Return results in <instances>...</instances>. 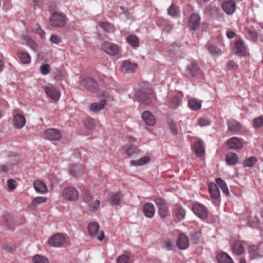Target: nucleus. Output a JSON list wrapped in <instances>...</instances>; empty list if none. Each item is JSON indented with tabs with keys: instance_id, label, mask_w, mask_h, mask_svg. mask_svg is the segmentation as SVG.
Returning <instances> with one entry per match:
<instances>
[{
	"instance_id": "nucleus-42",
	"label": "nucleus",
	"mask_w": 263,
	"mask_h": 263,
	"mask_svg": "<svg viewBox=\"0 0 263 263\" xmlns=\"http://www.w3.org/2000/svg\"><path fill=\"white\" fill-rule=\"evenodd\" d=\"M32 263H49V260L44 256L36 254L32 257Z\"/></svg>"
},
{
	"instance_id": "nucleus-33",
	"label": "nucleus",
	"mask_w": 263,
	"mask_h": 263,
	"mask_svg": "<svg viewBox=\"0 0 263 263\" xmlns=\"http://www.w3.org/2000/svg\"><path fill=\"white\" fill-rule=\"evenodd\" d=\"M245 34L247 38L253 42L257 41V37H262V34L257 33L256 32L252 31L248 28H245Z\"/></svg>"
},
{
	"instance_id": "nucleus-3",
	"label": "nucleus",
	"mask_w": 263,
	"mask_h": 263,
	"mask_svg": "<svg viewBox=\"0 0 263 263\" xmlns=\"http://www.w3.org/2000/svg\"><path fill=\"white\" fill-rule=\"evenodd\" d=\"M50 23L53 27H62L66 24V15L60 11L54 12L50 17Z\"/></svg>"
},
{
	"instance_id": "nucleus-57",
	"label": "nucleus",
	"mask_w": 263,
	"mask_h": 263,
	"mask_svg": "<svg viewBox=\"0 0 263 263\" xmlns=\"http://www.w3.org/2000/svg\"><path fill=\"white\" fill-rule=\"evenodd\" d=\"M50 41L53 44H58L61 42L60 38L56 35H51L50 38Z\"/></svg>"
},
{
	"instance_id": "nucleus-4",
	"label": "nucleus",
	"mask_w": 263,
	"mask_h": 263,
	"mask_svg": "<svg viewBox=\"0 0 263 263\" xmlns=\"http://www.w3.org/2000/svg\"><path fill=\"white\" fill-rule=\"evenodd\" d=\"M79 88L81 89H87L90 91H95L97 89V82L93 79L81 76L79 78Z\"/></svg>"
},
{
	"instance_id": "nucleus-63",
	"label": "nucleus",
	"mask_w": 263,
	"mask_h": 263,
	"mask_svg": "<svg viewBox=\"0 0 263 263\" xmlns=\"http://www.w3.org/2000/svg\"><path fill=\"white\" fill-rule=\"evenodd\" d=\"M253 221L255 223V224L252 223L251 221L249 222L250 226H251L252 227H255L256 225L260 223V221L259 219V218L255 217L253 218Z\"/></svg>"
},
{
	"instance_id": "nucleus-24",
	"label": "nucleus",
	"mask_w": 263,
	"mask_h": 263,
	"mask_svg": "<svg viewBox=\"0 0 263 263\" xmlns=\"http://www.w3.org/2000/svg\"><path fill=\"white\" fill-rule=\"evenodd\" d=\"M177 244L180 249H187L189 246V242L186 236L183 234H179Z\"/></svg>"
},
{
	"instance_id": "nucleus-47",
	"label": "nucleus",
	"mask_w": 263,
	"mask_h": 263,
	"mask_svg": "<svg viewBox=\"0 0 263 263\" xmlns=\"http://www.w3.org/2000/svg\"><path fill=\"white\" fill-rule=\"evenodd\" d=\"M168 14L172 17H177L179 15V12L178 8L174 5H172L167 9Z\"/></svg>"
},
{
	"instance_id": "nucleus-54",
	"label": "nucleus",
	"mask_w": 263,
	"mask_h": 263,
	"mask_svg": "<svg viewBox=\"0 0 263 263\" xmlns=\"http://www.w3.org/2000/svg\"><path fill=\"white\" fill-rule=\"evenodd\" d=\"M130 258L126 255L119 256L117 259V263H130Z\"/></svg>"
},
{
	"instance_id": "nucleus-46",
	"label": "nucleus",
	"mask_w": 263,
	"mask_h": 263,
	"mask_svg": "<svg viewBox=\"0 0 263 263\" xmlns=\"http://www.w3.org/2000/svg\"><path fill=\"white\" fill-rule=\"evenodd\" d=\"M211 123L210 119L205 116L201 117L198 120V124L200 126H209Z\"/></svg>"
},
{
	"instance_id": "nucleus-49",
	"label": "nucleus",
	"mask_w": 263,
	"mask_h": 263,
	"mask_svg": "<svg viewBox=\"0 0 263 263\" xmlns=\"http://www.w3.org/2000/svg\"><path fill=\"white\" fill-rule=\"evenodd\" d=\"M263 125V117L259 116L254 119L253 126L254 128H259Z\"/></svg>"
},
{
	"instance_id": "nucleus-21",
	"label": "nucleus",
	"mask_w": 263,
	"mask_h": 263,
	"mask_svg": "<svg viewBox=\"0 0 263 263\" xmlns=\"http://www.w3.org/2000/svg\"><path fill=\"white\" fill-rule=\"evenodd\" d=\"M142 119L145 123L150 126H153L156 124V118L149 111H145L142 115Z\"/></svg>"
},
{
	"instance_id": "nucleus-14",
	"label": "nucleus",
	"mask_w": 263,
	"mask_h": 263,
	"mask_svg": "<svg viewBox=\"0 0 263 263\" xmlns=\"http://www.w3.org/2000/svg\"><path fill=\"white\" fill-rule=\"evenodd\" d=\"M45 92L46 95L53 101H58L60 98L59 91L54 87L47 86L45 88Z\"/></svg>"
},
{
	"instance_id": "nucleus-40",
	"label": "nucleus",
	"mask_w": 263,
	"mask_h": 263,
	"mask_svg": "<svg viewBox=\"0 0 263 263\" xmlns=\"http://www.w3.org/2000/svg\"><path fill=\"white\" fill-rule=\"evenodd\" d=\"M194 150L197 155L201 156L204 153V147L201 141H198L194 143Z\"/></svg>"
},
{
	"instance_id": "nucleus-11",
	"label": "nucleus",
	"mask_w": 263,
	"mask_h": 263,
	"mask_svg": "<svg viewBox=\"0 0 263 263\" xmlns=\"http://www.w3.org/2000/svg\"><path fill=\"white\" fill-rule=\"evenodd\" d=\"M192 210L201 219H205L208 217V211L205 206L200 203H195L192 207Z\"/></svg>"
},
{
	"instance_id": "nucleus-58",
	"label": "nucleus",
	"mask_w": 263,
	"mask_h": 263,
	"mask_svg": "<svg viewBox=\"0 0 263 263\" xmlns=\"http://www.w3.org/2000/svg\"><path fill=\"white\" fill-rule=\"evenodd\" d=\"M28 45L30 47L31 49L34 50H35L37 48V44L36 43L31 39H28L27 40Z\"/></svg>"
},
{
	"instance_id": "nucleus-27",
	"label": "nucleus",
	"mask_w": 263,
	"mask_h": 263,
	"mask_svg": "<svg viewBox=\"0 0 263 263\" xmlns=\"http://www.w3.org/2000/svg\"><path fill=\"white\" fill-rule=\"evenodd\" d=\"M233 251L237 255H240L245 251V242L237 240L233 245Z\"/></svg>"
},
{
	"instance_id": "nucleus-19",
	"label": "nucleus",
	"mask_w": 263,
	"mask_h": 263,
	"mask_svg": "<svg viewBox=\"0 0 263 263\" xmlns=\"http://www.w3.org/2000/svg\"><path fill=\"white\" fill-rule=\"evenodd\" d=\"M121 193H111L107 196V201L113 205H119L122 198Z\"/></svg>"
},
{
	"instance_id": "nucleus-29",
	"label": "nucleus",
	"mask_w": 263,
	"mask_h": 263,
	"mask_svg": "<svg viewBox=\"0 0 263 263\" xmlns=\"http://www.w3.org/2000/svg\"><path fill=\"white\" fill-rule=\"evenodd\" d=\"M206 48L211 55L214 58L217 57L221 54V50L212 44H207Z\"/></svg>"
},
{
	"instance_id": "nucleus-36",
	"label": "nucleus",
	"mask_w": 263,
	"mask_h": 263,
	"mask_svg": "<svg viewBox=\"0 0 263 263\" xmlns=\"http://www.w3.org/2000/svg\"><path fill=\"white\" fill-rule=\"evenodd\" d=\"M217 258L219 263H234L231 257L225 252L219 254Z\"/></svg>"
},
{
	"instance_id": "nucleus-18",
	"label": "nucleus",
	"mask_w": 263,
	"mask_h": 263,
	"mask_svg": "<svg viewBox=\"0 0 263 263\" xmlns=\"http://www.w3.org/2000/svg\"><path fill=\"white\" fill-rule=\"evenodd\" d=\"M137 68V65L129 61L124 62L120 68L121 71L124 73H134L136 71Z\"/></svg>"
},
{
	"instance_id": "nucleus-17",
	"label": "nucleus",
	"mask_w": 263,
	"mask_h": 263,
	"mask_svg": "<svg viewBox=\"0 0 263 263\" xmlns=\"http://www.w3.org/2000/svg\"><path fill=\"white\" fill-rule=\"evenodd\" d=\"M142 211L145 217L152 218L155 213V209L154 204L150 202L145 203L143 205Z\"/></svg>"
},
{
	"instance_id": "nucleus-50",
	"label": "nucleus",
	"mask_w": 263,
	"mask_h": 263,
	"mask_svg": "<svg viewBox=\"0 0 263 263\" xmlns=\"http://www.w3.org/2000/svg\"><path fill=\"white\" fill-rule=\"evenodd\" d=\"M167 123L172 134L176 136L178 134L176 124L172 120H169Z\"/></svg>"
},
{
	"instance_id": "nucleus-31",
	"label": "nucleus",
	"mask_w": 263,
	"mask_h": 263,
	"mask_svg": "<svg viewBox=\"0 0 263 263\" xmlns=\"http://www.w3.org/2000/svg\"><path fill=\"white\" fill-rule=\"evenodd\" d=\"M47 198L45 197H36L34 198L29 205V208L32 210H35L37 208L39 204L46 202Z\"/></svg>"
},
{
	"instance_id": "nucleus-23",
	"label": "nucleus",
	"mask_w": 263,
	"mask_h": 263,
	"mask_svg": "<svg viewBox=\"0 0 263 263\" xmlns=\"http://www.w3.org/2000/svg\"><path fill=\"white\" fill-rule=\"evenodd\" d=\"M26 119L21 114H16L13 117V123L14 126L18 129H22L25 125Z\"/></svg>"
},
{
	"instance_id": "nucleus-13",
	"label": "nucleus",
	"mask_w": 263,
	"mask_h": 263,
	"mask_svg": "<svg viewBox=\"0 0 263 263\" xmlns=\"http://www.w3.org/2000/svg\"><path fill=\"white\" fill-rule=\"evenodd\" d=\"M227 145L231 149H240L242 148L243 142L241 139L234 137L228 140Z\"/></svg>"
},
{
	"instance_id": "nucleus-5",
	"label": "nucleus",
	"mask_w": 263,
	"mask_h": 263,
	"mask_svg": "<svg viewBox=\"0 0 263 263\" xmlns=\"http://www.w3.org/2000/svg\"><path fill=\"white\" fill-rule=\"evenodd\" d=\"M88 230L89 235L92 238H97L98 240L102 241L104 238L103 231H99V225L96 222H92L89 224Z\"/></svg>"
},
{
	"instance_id": "nucleus-28",
	"label": "nucleus",
	"mask_w": 263,
	"mask_h": 263,
	"mask_svg": "<svg viewBox=\"0 0 263 263\" xmlns=\"http://www.w3.org/2000/svg\"><path fill=\"white\" fill-rule=\"evenodd\" d=\"M97 25L106 32L113 33L116 30L115 26L108 22H98Z\"/></svg>"
},
{
	"instance_id": "nucleus-62",
	"label": "nucleus",
	"mask_w": 263,
	"mask_h": 263,
	"mask_svg": "<svg viewBox=\"0 0 263 263\" xmlns=\"http://www.w3.org/2000/svg\"><path fill=\"white\" fill-rule=\"evenodd\" d=\"M87 124H89L88 128H91L95 126L94 120L92 119H88L85 122V125L87 126Z\"/></svg>"
},
{
	"instance_id": "nucleus-53",
	"label": "nucleus",
	"mask_w": 263,
	"mask_h": 263,
	"mask_svg": "<svg viewBox=\"0 0 263 263\" xmlns=\"http://www.w3.org/2000/svg\"><path fill=\"white\" fill-rule=\"evenodd\" d=\"M191 237L194 243H197L201 238V234L200 232H194L191 234Z\"/></svg>"
},
{
	"instance_id": "nucleus-45",
	"label": "nucleus",
	"mask_w": 263,
	"mask_h": 263,
	"mask_svg": "<svg viewBox=\"0 0 263 263\" xmlns=\"http://www.w3.org/2000/svg\"><path fill=\"white\" fill-rule=\"evenodd\" d=\"M175 214L179 220H182L185 215L184 209L181 207H177L175 209Z\"/></svg>"
},
{
	"instance_id": "nucleus-8",
	"label": "nucleus",
	"mask_w": 263,
	"mask_h": 263,
	"mask_svg": "<svg viewBox=\"0 0 263 263\" xmlns=\"http://www.w3.org/2000/svg\"><path fill=\"white\" fill-rule=\"evenodd\" d=\"M101 48L104 52L110 55H116L119 53V48L117 45L107 41L102 44Z\"/></svg>"
},
{
	"instance_id": "nucleus-43",
	"label": "nucleus",
	"mask_w": 263,
	"mask_h": 263,
	"mask_svg": "<svg viewBox=\"0 0 263 263\" xmlns=\"http://www.w3.org/2000/svg\"><path fill=\"white\" fill-rule=\"evenodd\" d=\"M17 54L23 63L27 64L30 62L31 57L28 53L26 52H17Z\"/></svg>"
},
{
	"instance_id": "nucleus-9",
	"label": "nucleus",
	"mask_w": 263,
	"mask_h": 263,
	"mask_svg": "<svg viewBox=\"0 0 263 263\" xmlns=\"http://www.w3.org/2000/svg\"><path fill=\"white\" fill-rule=\"evenodd\" d=\"M65 242V237L61 234H57L51 236L48 240L49 245L54 247H60L63 246Z\"/></svg>"
},
{
	"instance_id": "nucleus-30",
	"label": "nucleus",
	"mask_w": 263,
	"mask_h": 263,
	"mask_svg": "<svg viewBox=\"0 0 263 263\" xmlns=\"http://www.w3.org/2000/svg\"><path fill=\"white\" fill-rule=\"evenodd\" d=\"M126 41L134 48H136L140 45L139 38L134 34L128 35L126 37Z\"/></svg>"
},
{
	"instance_id": "nucleus-44",
	"label": "nucleus",
	"mask_w": 263,
	"mask_h": 263,
	"mask_svg": "<svg viewBox=\"0 0 263 263\" xmlns=\"http://www.w3.org/2000/svg\"><path fill=\"white\" fill-rule=\"evenodd\" d=\"M257 162V159L255 157H250L243 161V165L245 167H252Z\"/></svg>"
},
{
	"instance_id": "nucleus-52",
	"label": "nucleus",
	"mask_w": 263,
	"mask_h": 263,
	"mask_svg": "<svg viewBox=\"0 0 263 263\" xmlns=\"http://www.w3.org/2000/svg\"><path fill=\"white\" fill-rule=\"evenodd\" d=\"M174 246V242L173 240L167 239L164 241L162 244V248L166 250H171Z\"/></svg>"
},
{
	"instance_id": "nucleus-22",
	"label": "nucleus",
	"mask_w": 263,
	"mask_h": 263,
	"mask_svg": "<svg viewBox=\"0 0 263 263\" xmlns=\"http://www.w3.org/2000/svg\"><path fill=\"white\" fill-rule=\"evenodd\" d=\"M208 189L212 198L218 199L219 198L220 194L218 187L214 182H210L208 184Z\"/></svg>"
},
{
	"instance_id": "nucleus-1",
	"label": "nucleus",
	"mask_w": 263,
	"mask_h": 263,
	"mask_svg": "<svg viewBox=\"0 0 263 263\" xmlns=\"http://www.w3.org/2000/svg\"><path fill=\"white\" fill-rule=\"evenodd\" d=\"M135 96L138 101L144 105L151 104L155 99V95L151 89L138 90Z\"/></svg>"
},
{
	"instance_id": "nucleus-26",
	"label": "nucleus",
	"mask_w": 263,
	"mask_h": 263,
	"mask_svg": "<svg viewBox=\"0 0 263 263\" xmlns=\"http://www.w3.org/2000/svg\"><path fill=\"white\" fill-rule=\"evenodd\" d=\"M186 71L192 77H195L198 75L201 70L198 64L196 62H192L186 67Z\"/></svg>"
},
{
	"instance_id": "nucleus-60",
	"label": "nucleus",
	"mask_w": 263,
	"mask_h": 263,
	"mask_svg": "<svg viewBox=\"0 0 263 263\" xmlns=\"http://www.w3.org/2000/svg\"><path fill=\"white\" fill-rule=\"evenodd\" d=\"M7 185L10 191H13L15 189V181L10 179L7 180Z\"/></svg>"
},
{
	"instance_id": "nucleus-64",
	"label": "nucleus",
	"mask_w": 263,
	"mask_h": 263,
	"mask_svg": "<svg viewBox=\"0 0 263 263\" xmlns=\"http://www.w3.org/2000/svg\"><path fill=\"white\" fill-rule=\"evenodd\" d=\"M227 36L229 39H232L235 35V33L232 30H228L227 31Z\"/></svg>"
},
{
	"instance_id": "nucleus-15",
	"label": "nucleus",
	"mask_w": 263,
	"mask_h": 263,
	"mask_svg": "<svg viewBox=\"0 0 263 263\" xmlns=\"http://www.w3.org/2000/svg\"><path fill=\"white\" fill-rule=\"evenodd\" d=\"M223 11L228 15L233 14L236 9V4L233 0L224 2L222 5Z\"/></svg>"
},
{
	"instance_id": "nucleus-56",
	"label": "nucleus",
	"mask_w": 263,
	"mask_h": 263,
	"mask_svg": "<svg viewBox=\"0 0 263 263\" xmlns=\"http://www.w3.org/2000/svg\"><path fill=\"white\" fill-rule=\"evenodd\" d=\"M238 65L233 61H229L227 63V68L230 70H236Z\"/></svg>"
},
{
	"instance_id": "nucleus-12",
	"label": "nucleus",
	"mask_w": 263,
	"mask_h": 263,
	"mask_svg": "<svg viewBox=\"0 0 263 263\" xmlns=\"http://www.w3.org/2000/svg\"><path fill=\"white\" fill-rule=\"evenodd\" d=\"M156 204L158 209V214L161 217H165L169 213L168 206L166 202L160 198L157 199L155 201Z\"/></svg>"
},
{
	"instance_id": "nucleus-7",
	"label": "nucleus",
	"mask_w": 263,
	"mask_h": 263,
	"mask_svg": "<svg viewBox=\"0 0 263 263\" xmlns=\"http://www.w3.org/2000/svg\"><path fill=\"white\" fill-rule=\"evenodd\" d=\"M233 48L235 52L237 54L245 57L248 54V48L241 39H238L234 43Z\"/></svg>"
},
{
	"instance_id": "nucleus-20",
	"label": "nucleus",
	"mask_w": 263,
	"mask_h": 263,
	"mask_svg": "<svg viewBox=\"0 0 263 263\" xmlns=\"http://www.w3.org/2000/svg\"><path fill=\"white\" fill-rule=\"evenodd\" d=\"M68 172L70 175L79 177L82 175L83 168L80 164H71L69 166Z\"/></svg>"
},
{
	"instance_id": "nucleus-38",
	"label": "nucleus",
	"mask_w": 263,
	"mask_h": 263,
	"mask_svg": "<svg viewBox=\"0 0 263 263\" xmlns=\"http://www.w3.org/2000/svg\"><path fill=\"white\" fill-rule=\"evenodd\" d=\"M238 160L237 155L232 152L228 153L226 156V161L229 165H234L237 163Z\"/></svg>"
},
{
	"instance_id": "nucleus-37",
	"label": "nucleus",
	"mask_w": 263,
	"mask_h": 263,
	"mask_svg": "<svg viewBox=\"0 0 263 263\" xmlns=\"http://www.w3.org/2000/svg\"><path fill=\"white\" fill-rule=\"evenodd\" d=\"M149 160L150 158L148 156H144L138 160H131L130 164L135 166H142L148 163Z\"/></svg>"
},
{
	"instance_id": "nucleus-61",
	"label": "nucleus",
	"mask_w": 263,
	"mask_h": 263,
	"mask_svg": "<svg viewBox=\"0 0 263 263\" xmlns=\"http://www.w3.org/2000/svg\"><path fill=\"white\" fill-rule=\"evenodd\" d=\"M120 9L122 10L123 14L127 19L131 18L129 12L124 7L120 6Z\"/></svg>"
},
{
	"instance_id": "nucleus-51",
	"label": "nucleus",
	"mask_w": 263,
	"mask_h": 263,
	"mask_svg": "<svg viewBox=\"0 0 263 263\" xmlns=\"http://www.w3.org/2000/svg\"><path fill=\"white\" fill-rule=\"evenodd\" d=\"M139 150L137 147L131 145L128 149H127L125 151V153L128 155V157H132L134 154H138Z\"/></svg>"
},
{
	"instance_id": "nucleus-2",
	"label": "nucleus",
	"mask_w": 263,
	"mask_h": 263,
	"mask_svg": "<svg viewBox=\"0 0 263 263\" xmlns=\"http://www.w3.org/2000/svg\"><path fill=\"white\" fill-rule=\"evenodd\" d=\"M82 197L84 201L88 204V210L91 212L97 211L100 206V201L94 199L89 191L85 189L82 191Z\"/></svg>"
},
{
	"instance_id": "nucleus-6",
	"label": "nucleus",
	"mask_w": 263,
	"mask_h": 263,
	"mask_svg": "<svg viewBox=\"0 0 263 263\" xmlns=\"http://www.w3.org/2000/svg\"><path fill=\"white\" fill-rule=\"evenodd\" d=\"M62 196L67 201H75L79 198V192L74 187H67L63 190L62 192Z\"/></svg>"
},
{
	"instance_id": "nucleus-16",
	"label": "nucleus",
	"mask_w": 263,
	"mask_h": 263,
	"mask_svg": "<svg viewBox=\"0 0 263 263\" xmlns=\"http://www.w3.org/2000/svg\"><path fill=\"white\" fill-rule=\"evenodd\" d=\"M200 17V16L196 14H192L189 20L188 24L190 29L192 30H197L199 27Z\"/></svg>"
},
{
	"instance_id": "nucleus-55",
	"label": "nucleus",
	"mask_w": 263,
	"mask_h": 263,
	"mask_svg": "<svg viewBox=\"0 0 263 263\" xmlns=\"http://www.w3.org/2000/svg\"><path fill=\"white\" fill-rule=\"evenodd\" d=\"M41 72L43 75H47L50 71V66L48 64H45L40 67Z\"/></svg>"
},
{
	"instance_id": "nucleus-41",
	"label": "nucleus",
	"mask_w": 263,
	"mask_h": 263,
	"mask_svg": "<svg viewBox=\"0 0 263 263\" xmlns=\"http://www.w3.org/2000/svg\"><path fill=\"white\" fill-rule=\"evenodd\" d=\"M249 253L252 258H256L261 256L258 247L255 245H253L249 247Z\"/></svg>"
},
{
	"instance_id": "nucleus-39",
	"label": "nucleus",
	"mask_w": 263,
	"mask_h": 263,
	"mask_svg": "<svg viewBox=\"0 0 263 263\" xmlns=\"http://www.w3.org/2000/svg\"><path fill=\"white\" fill-rule=\"evenodd\" d=\"M189 107L193 110H198L201 107V102L197 99H191L189 100Z\"/></svg>"
},
{
	"instance_id": "nucleus-34",
	"label": "nucleus",
	"mask_w": 263,
	"mask_h": 263,
	"mask_svg": "<svg viewBox=\"0 0 263 263\" xmlns=\"http://www.w3.org/2000/svg\"><path fill=\"white\" fill-rule=\"evenodd\" d=\"M215 181L216 184L220 188L223 193L226 196H228L230 192L226 182L220 178L216 179Z\"/></svg>"
},
{
	"instance_id": "nucleus-25",
	"label": "nucleus",
	"mask_w": 263,
	"mask_h": 263,
	"mask_svg": "<svg viewBox=\"0 0 263 263\" xmlns=\"http://www.w3.org/2000/svg\"><path fill=\"white\" fill-rule=\"evenodd\" d=\"M33 187L36 192L40 194H45L48 191L46 184L39 180L34 181Z\"/></svg>"
},
{
	"instance_id": "nucleus-32",
	"label": "nucleus",
	"mask_w": 263,
	"mask_h": 263,
	"mask_svg": "<svg viewBox=\"0 0 263 263\" xmlns=\"http://www.w3.org/2000/svg\"><path fill=\"white\" fill-rule=\"evenodd\" d=\"M105 103L106 100L104 99L102 100L99 103L95 102L90 105L89 109L93 112H98L104 108Z\"/></svg>"
},
{
	"instance_id": "nucleus-48",
	"label": "nucleus",
	"mask_w": 263,
	"mask_h": 263,
	"mask_svg": "<svg viewBox=\"0 0 263 263\" xmlns=\"http://www.w3.org/2000/svg\"><path fill=\"white\" fill-rule=\"evenodd\" d=\"M180 105V100L177 97H173L172 98L168 103L169 107L173 109H176Z\"/></svg>"
},
{
	"instance_id": "nucleus-59",
	"label": "nucleus",
	"mask_w": 263,
	"mask_h": 263,
	"mask_svg": "<svg viewBox=\"0 0 263 263\" xmlns=\"http://www.w3.org/2000/svg\"><path fill=\"white\" fill-rule=\"evenodd\" d=\"M34 32L40 35L41 38L44 39L45 36V32L40 27L34 29Z\"/></svg>"
},
{
	"instance_id": "nucleus-35",
	"label": "nucleus",
	"mask_w": 263,
	"mask_h": 263,
	"mask_svg": "<svg viewBox=\"0 0 263 263\" xmlns=\"http://www.w3.org/2000/svg\"><path fill=\"white\" fill-rule=\"evenodd\" d=\"M228 126L229 130L231 132H237L241 128L240 124L237 121L231 119L228 121Z\"/></svg>"
},
{
	"instance_id": "nucleus-10",
	"label": "nucleus",
	"mask_w": 263,
	"mask_h": 263,
	"mask_svg": "<svg viewBox=\"0 0 263 263\" xmlns=\"http://www.w3.org/2000/svg\"><path fill=\"white\" fill-rule=\"evenodd\" d=\"M61 134L55 128H49L43 133L44 138L49 140L58 141L61 138Z\"/></svg>"
}]
</instances>
